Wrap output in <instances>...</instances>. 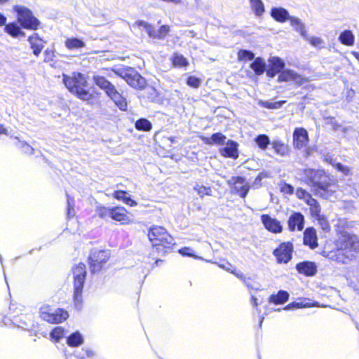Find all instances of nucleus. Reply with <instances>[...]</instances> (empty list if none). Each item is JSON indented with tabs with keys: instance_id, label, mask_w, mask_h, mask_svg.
Listing matches in <instances>:
<instances>
[{
	"instance_id": "obj_51",
	"label": "nucleus",
	"mask_w": 359,
	"mask_h": 359,
	"mask_svg": "<svg viewBox=\"0 0 359 359\" xmlns=\"http://www.w3.org/2000/svg\"><path fill=\"white\" fill-rule=\"evenodd\" d=\"M306 178L305 180H314V168H310L306 170Z\"/></svg>"
},
{
	"instance_id": "obj_48",
	"label": "nucleus",
	"mask_w": 359,
	"mask_h": 359,
	"mask_svg": "<svg viewBox=\"0 0 359 359\" xmlns=\"http://www.w3.org/2000/svg\"><path fill=\"white\" fill-rule=\"evenodd\" d=\"M281 192L285 194H292L293 193V187L288 184H283L280 188Z\"/></svg>"
},
{
	"instance_id": "obj_55",
	"label": "nucleus",
	"mask_w": 359,
	"mask_h": 359,
	"mask_svg": "<svg viewBox=\"0 0 359 359\" xmlns=\"http://www.w3.org/2000/svg\"><path fill=\"white\" fill-rule=\"evenodd\" d=\"M13 322L14 323L18 324V326H20V325H21V326H22V325H25V322H22V323H21V322H20V321L18 320V319L16 318V317H14V318H13Z\"/></svg>"
},
{
	"instance_id": "obj_34",
	"label": "nucleus",
	"mask_w": 359,
	"mask_h": 359,
	"mask_svg": "<svg viewBox=\"0 0 359 359\" xmlns=\"http://www.w3.org/2000/svg\"><path fill=\"white\" fill-rule=\"evenodd\" d=\"M285 102V100L273 101L259 100L258 101V105L262 108L267 109H280Z\"/></svg>"
},
{
	"instance_id": "obj_15",
	"label": "nucleus",
	"mask_w": 359,
	"mask_h": 359,
	"mask_svg": "<svg viewBox=\"0 0 359 359\" xmlns=\"http://www.w3.org/2000/svg\"><path fill=\"white\" fill-rule=\"evenodd\" d=\"M239 143L232 139H228L219 148V154L227 158L236 160L239 157Z\"/></svg>"
},
{
	"instance_id": "obj_26",
	"label": "nucleus",
	"mask_w": 359,
	"mask_h": 359,
	"mask_svg": "<svg viewBox=\"0 0 359 359\" xmlns=\"http://www.w3.org/2000/svg\"><path fill=\"white\" fill-rule=\"evenodd\" d=\"M231 192L245 198L250 190V185L245 181H233L231 183Z\"/></svg>"
},
{
	"instance_id": "obj_53",
	"label": "nucleus",
	"mask_w": 359,
	"mask_h": 359,
	"mask_svg": "<svg viewBox=\"0 0 359 359\" xmlns=\"http://www.w3.org/2000/svg\"><path fill=\"white\" fill-rule=\"evenodd\" d=\"M8 129L3 124H0V135H8Z\"/></svg>"
},
{
	"instance_id": "obj_52",
	"label": "nucleus",
	"mask_w": 359,
	"mask_h": 359,
	"mask_svg": "<svg viewBox=\"0 0 359 359\" xmlns=\"http://www.w3.org/2000/svg\"><path fill=\"white\" fill-rule=\"evenodd\" d=\"M269 176L268 175V172H259L257 177L255 178V180H262L264 177H269Z\"/></svg>"
},
{
	"instance_id": "obj_28",
	"label": "nucleus",
	"mask_w": 359,
	"mask_h": 359,
	"mask_svg": "<svg viewBox=\"0 0 359 359\" xmlns=\"http://www.w3.org/2000/svg\"><path fill=\"white\" fill-rule=\"evenodd\" d=\"M65 46L69 50H81L86 46V42L81 37H68L65 41Z\"/></svg>"
},
{
	"instance_id": "obj_1",
	"label": "nucleus",
	"mask_w": 359,
	"mask_h": 359,
	"mask_svg": "<svg viewBox=\"0 0 359 359\" xmlns=\"http://www.w3.org/2000/svg\"><path fill=\"white\" fill-rule=\"evenodd\" d=\"M13 12L15 20L8 22L4 32L13 39H20L26 36L25 29L36 31L41 27V21L34 15L33 11L22 5H14Z\"/></svg>"
},
{
	"instance_id": "obj_44",
	"label": "nucleus",
	"mask_w": 359,
	"mask_h": 359,
	"mask_svg": "<svg viewBox=\"0 0 359 359\" xmlns=\"http://www.w3.org/2000/svg\"><path fill=\"white\" fill-rule=\"evenodd\" d=\"M195 191L199 195L200 197L203 198L205 196H211L212 189L209 186H204L203 184H196L194 187Z\"/></svg>"
},
{
	"instance_id": "obj_58",
	"label": "nucleus",
	"mask_w": 359,
	"mask_h": 359,
	"mask_svg": "<svg viewBox=\"0 0 359 359\" xmlns=\"http://www.w3.org/2000/svg\"><path fill=\"white\" fill-rule=\"evenodd\" d=\"M315 43H316V46H318V45L321 43V40L320 39L316 38Z\"/></svg>"
},
{
	"instance_id": "obj_36",
	"label": "nucleus",
	"mask_w": 359,
	"mask_h": 359,
	"mask_svg": "<svg viewBox=\"0 0 359 359\" xmlns=\"http://www.w3.org/2000/svg\"><path fill=\"white\" fill-rule=\"evenodd\" d=\"M231 273L241 280L248 287L251 289L255 288L256 282L255 280L254 276H246L241 272L237 271L236 270H232L231 271Z\"/></svg>"
},
{
	"instance_id": "obj_13",
	"label": "nucleus",
	"mask_w": 359,
	"mask_h": 359,
	"mask_svg": "<svg viewBox=\"0 0 359 359\" xmlns=\"http://www.w3.org/2000/svg\"><path fill=\"white\" fill-rule=\"evenodd\" d=\"M294 245L291 241L280 243L273 251L278 264H287L292 258Z\"/></svg>"
},
{
	"instance_id": "obj_18",
	"label": "nucleus",
	"mask_w": 359,
	"mask_h": 359,
	"mask_svg": "<svg viewBox=\"0 0 359 359\" xmlns=\"http://www.w3.org/2000/svg\"><path fill=\"white\" fill-rule=\"evenodd\" d=\"M143 90V97H146L149 102L159 105H165V103H168V100L156 88L147 85Z\"/></svg>"
},
{
	"instance_id": "obj_4",
	"label": "nucleus",
	"mask_w": 359,
	"mask_h": 359,
	"mask_svg": "<svg viewBox=\"0 0 359 359\" xmlns=\"http://www.w3.org/2000/svg\"><path fill=\"white\" fill-rule=\"evenodd\" d=\"M336 250L324 251L326 256L338 263L346 264L352 261L359 252V241L355 236L346 231L341 232L336 241Z\"/></svg>"
},
{
	"instance_id": "obj_6",
	"label": "nucleus",
	"mask_w": 359,
	"mask_h": 359,
	"mask_svg": "<svg viewBox=\"0 0 359 359\" xmlns=\"http://www.w3.org/2000/svg\"><path fill=\"white\" fill-rule=\"evenodd\" d=\"M111 254L109 250L93 249L88 257L90 272L92 274L100 273L105 271L109 264Z\"/></svg>"
},
{
	"instance_id": "obj_45",
	"label": "nucleus",
	"mask_w": 359,
	"mask_h": 359,
	"mask_svg": "<svg viewBox=\"0 0 359 359\" xmlns=\"http://www.w3.org/2000/svg\"><path fill=\"white\" fill-rule=\"evenodd\" d=\"M316 220L318 221V224L321 226L323 231H328L330 229V225L327 221V219L324 217H321L318 214V208L317 205V203L316 202Z\"/></svg>"
},
{
	"instance_id": "obj_30",
	"label": "nucleus",
	"mask_w": 359,
	"mask_h": 359,
	"mask_svg": "<svg viewBox=\"0 0 359 359\" xmlns=\"http://www.w3.org/2000/svg\"><path fill=\"white\" fill-rule=\"evenodd\" d=\"M113 197L118 201L123 202L125 204L133 207L137 205V202L133 200L128 192L123 190H116L113 193Z\"/></svg>"
},
{
	"instance_id": "obj_38",
	"label": "nucleus",
	"mask_w": 359,
	"mask_h": 359,
	"mask_svg": "<svg viewBox=\"0 0 359 359\" xmlns=\"http://www.w3.org/2000/svg\"><path fill=\"white\" fill-rule=\"evenodd\" d=\"M303 243L305 245L314 249V228L309 227L304 232Z\"/></svg>"
},
{
	"instance_id": "obj_35",
	"label": "nucleus",
	"mask_w": 359,
	"mask_h": 359,
	"mask_svg": "<svg viewBox=\"0 0 359 359\" xmlns=\"http://www.w3.org/2000/svg\"><path fill=\"white\" fill-rule=\"evenodd\" d=\"M255 57V53L250 49L241 48L237 52V60L238 62H252Z\"/></svg>"
},
{
	"instance_id": "obj_9",
	"label": "nucleus",
	"mask_w": 359,
	"mask_h": 359,
	"mask_svg": "<svg viewBox=\"0 0 359 359\" xmlns=\"http://www.w3.org/2000/svg\"><path fill=\"white\" fill-rule=\"evenodd\" d=\"M117 75L134 89L142 90L147 86V79L134 67H126L118 69Z\"/></svg>"
},
{
	"instance_id": "obj_12",
	"label": "nucleus",
	"mask_w": 359,
	"mask_h": 359,
	"mask_svg": "<svg viewBox=\"0 0 359 359\" xmlns=\"http://www.w3.org/2000/svg\"><path fill=\"white\" fill-rule=\"evenodd\" d=\"M39 316L43 320L50 324H59L68 318L69 313L62 308H59L53 312L51 306L46 304L40 308Z\"/></svg>"
},
{
	"instance_id": "obj_17",
	"label": "nucleus",
	"mask_w": 359,
	"mask_h": 359,
	"mask_svg": "<svg viewBox=\"0 0 359 359\" xmlns=\"http://www.w3.org/2000/svg\"><path fill=\"white\" fill-rule=\"evenodd\" d=\"M249 68L251 71L248 73V76L250 78L258 79L266 74V60L262 56L256 57L249 64Z\"/></svg>"
},
{
	"instance_id": "obj_61",
	"label": "nucleus",
	"mask_w": 359,
	"mask_h": 359,
	"mask_svg": "<svg viewBox=\"0 0 359 359\" xmlns=\"http://www.w3.org/2000/svg\"><path fill=\"white\" fill-rule=\"evenodd\" d=\"M318 194V192L317 191V190L316 189V196Z\"/></svg>"
},
{
	"instance_id": "obj_32",
	"label": "nucleus",
	"mask_w": 359,
	"mask_h": 359,
	"mask_svg": "<svg viewBox=\"0 0 359 359\" xmlns=\"http://www.w3.org/2000/svg\"><path fill=\"white\" fill-rule=\"evenodd\" d=\"M250 8L257 18L262 17L265 13V6L262 0H249Z\"/></svg>"
},
{
	"instance_id": "obj_20",
	"label": "nucleus",
	"mask_w": 359,
	"mask_h": 359,
	"mask_svg": "<svg viewBox=\"0 0 359 359\" xmlns=\"http://www.w3.org/2000/svg\"><path fill=\"white\" fill-rule=\"evenodd\" d=\"M27 41L29 43L33 55L39 57L46 43V41L41 37L39 33L34 32L28 36Z\"/></svg>"
},
{
	"instance_id": "obj_5",
	"label": "nucleus",
	"mask_w": 359,
	"mask_h": 359,
	"mask_svg": "<svg viewBox=\"0 0 359 359\" xmlns=\"http://www.w3.org/2000/svg\"><path fill=\"white\" fill-rule=\"evenodd\" d=\"M93 81L94 84L102 90L121 111H126L128 110L126 98L117 90L115 86L110 81L100 75L93 76Z\"/></svg>"
},
{
	"instance_id": "obj_11",
	"label": "nucleus",
	"mask_w": 359,
	"mask_h": 359,
	"mask_svg": "<svg viewBox=\"0 0 359 359\" xmlns=\"http://www.w3.org/2000/svg\"><path fill=\"white\" fill-rule=\"evenodd\" d=\"M135 25L143 29L152 39L163 40L170 32V27L168 25H161L156 29L154 25L144 20H137Z\"/></svg>"
},
{
	"instance_id": "obj_59",
	"label": "nucleus",
	"mask_w": 359,
	"mask_h": 359,
	"mask_svg": "<svg viewBox=\"0 0 359 359\" xmlns=\"http://www.w3.org/2000/svg\"><path fill=\"white\" fill-rule=\"evenodd\" d=\"M353 54L355 56V57L359 61V53L357 52H354Z\"/></svg>"
},
{
	"instance_id": "obj_31",
	"label": "nucleus",
	"mask_w": 359,
	"mask_h": 359,
	"mask_svg": "<svg viewBox=\"0 0 359 359\" xmlns=\"http://www.w3.org/2000/svg\"><path fill=\"white\" fill-rule=\"evenodd\" d=\"M271 145L275 153L281 156H286L290 150L288 145L283 143L279 139H276L271 141Z\"/></svg>"
},
{
	"instance_id": "obj_37",
	"label": "nucleus",
	"mask_w": 359,
	"mask_h": 359,
	"mask_svg": "<svg viewBox=\"0 0 359 359\" xmlns=\"http://www.w3.org/2000/svg\"><path fill=\"white\" fill-rule=\"evenodd\" d=\"M135 128L139 131L149 132L152 129V123L147 118H140L135 122Z\"/></svg>"
},
{
	"instance_id": "obj_46",
	"label": "nucleus",
	"mask_w": 359,
	"mask_h": 359,
	"mask_svg": "<svg viewBox=\"0 0 359 359\" xmlns=\"http://www.w3.org/2000/svg\"><path fill=\"white\" fill-rule=\"evenodd\" d=\"M50 335L54 341L58 342L64 337V330L60 327H54L51 330Z\"/></svg>"
},
{
	"instance_id": "obj_42",
	"label": "nucleus",
	"mask_w": 359,
	"mask_h": 359,
	"mask_svg": "<svg viewBox=\"0 0 359 359\" xmlns=\"http://www.w3.org/2000/svg\"><path fill=\"white\" fill-rule=\"evenodd\" d=\"M339 40L346 46H353L354 43V35L351 31L346 30L341 33Z\"/></svg>"
},
{
	"instance_id": "obj_10",
	"label": "nucleus",
	"mask_w": 359,
	"mask_h": 359,
	"mask_svg": "<svg viewBox=\"0 0 359 359\" xmlns=\"http://www.w3.org/2000/svg\"><path fill=\"white\" fill-rule=\"evenodd\" d=\"M309 137L308 131L303 127H297L292 133V145L295 150L305 148L303 156L307 158L314 153V146H308Z\"/></svg>"
},
{
	"instance_id": "obj_16",
	"label": "nucleus",
	"mask_w": 359,
	"mask_h": 359,
	"mask_svg": "<svg viewBox=\"0 0 359 359\" xmlns=\"http://www.w3.org/2000/svg\"><path fill=\"white\" fill-rule=\"evenodd\" d=\"M288 81H294L300 86L304 83V79L301 74L294 70L287 68L285 65L278 74L277 82L283 83Z\"/></svg>"
},
{
	"instance_id": "obj_19",
	"label": "nucleus",
	"mask_w": 359,
	"mask_h": 359,
	"mask_svg": "<svg viewBox=\"0 0 359 359\" xmlns=\"http://www.w3.org/2000/svg\"><path fill=\"white\" fill-rule=\"evenodd\" d=\"M261 221L264 228L271 233L277 234L283 231V226L280 221L271 217L268 214L261 215Z\"/></svg>"
},
{
	"instance_id": "obj_21",
	"label": "nucleus",
	"mask_w": 359,
	"mask_h": 359,
	"mask_svg": "<svg viewBox=\"0 0 359 359\" xmlns=\"http://www.w3.org/2000/svg\"><path fill=\"white\" fill-rule=\"evenodd\" d=\"M288 21L290 23V25L299 33L300 36L303 37L304 39L308 40L309 43L314 46V36L308 37L307 32L305 29L304 24L301 21V20L295 16L291 15Z\"/></svg>"
},
{
	"instance_id": "obj_29",
	"label": "nucleus",
	"mask_w": 359,
	"mask_h": 359,
	"mask_svg": "<svg viewBox=\"0 0 359 359\" xmlns=\"http://www.w3.org/2000/svg\"><path fill=\"white\" fill-rule=\"evenodd\" d=\"M253 142L257 147L261 151H266L271 144L270 137L266 134H259L256 135Z\"/></svg>"
},
{
	"instance_id": "obj_41",
	"label": "nucleus",
	"mask_w": 359,
	"mask_h": 359,
	"mask_svg": "<svg viewBox=\"0 0 359 359\" xmlns=\"http://www.w3.org/2000/svg\"><path fill=\"white\" fill-rule=\"evenodd\" d=\"M83 341L82 336L77 332L71 334L67 340V344L71 347H77L82 344Z\"/></svg>"
},
{
	"instance_id": "obj_56",
	"label": "nucleus",
	"mask_w": 359,
	"mask_h": 359,
	"mask_svg": "<svg viewBox=\"0 0 359 359\" xmlns=\"http://www.w3.org/2000/svg\"><path fill=\"white\" fill-rule=\"evenodd\" d=\"M168 140L170 141V142L171 144H174V143H175V142H177V141H176L177 137H175V136H170V137L168 138Z\"/></svg>"
},
{
	"instance_id": "obj_24",
	"label": "nucleus",
	"mask_w": 359,
	"mask_h": 359,
	"mask_svg": "<svg viewBox=\"0 0 359 359\" xmlns=\"http://www.w3.org/2000/svg\"><path fill=\"white\" fill-rule=\"evenodd\" d=\"M202 141L209 146H219V147L228 140L226 136L221 132L212 133L210 136H203Z\"/></svg>"
},
{
	"instance_id": "obj_54",
	"label": "nucleus",
	"mask_w": 359,
	"mask_h": 359,
	"mask_svg": "<svg viewBox=\"0 0 359 359\" xmlns=\"http://www.w3.org/2000/svg\"><path fill=\"white\" fill-rule=\"evenodd\" d=\"M297 194L299 195V197H302L304 198V195L306 194V191L302 189H297Z\"/></svg>"
},
{
	"instance_id": "obj_47",
	"label": "nucleus",
	"mask_w": 359,
	"mask_h": 359,
	"mask_svg": "<svg viewBox=\"0 0 359 359\" xmlns=\"http://www.w3.org/2000/svg\"><path fill=\"white\" fill-rule=\"evenodd\" d=\"M43 55H44V59H43L44 62H53L54 60V58L55 57V50L49 49V48H47L44 50Z\"/></svg>"
},
{
	"instance_id": "obj_22",
	"label": "nucleus",
	"mask_w": 359,
	"mask_h": 359,
	"mask_svg": "<svg viewBox=\"0 0 359 359\" xmlns=\"http://www.w3.org/2000/svg\"><path fill=\"white\" fill-rule=\"evenodd\" d=\"M170 61L174 69L187 70L190 65L189 60L179 52H174L170 57Z\"/></svg>"
},
{
	"instance_id": "obj_7",
	"label": "nucleus",
	"mask_w": 359,
	"mask_h": 359,
	"mask_svg": "<svg viewBox=\"0 0 359 359\" xmlns=\"http://www.w3.org/2000/svg\"><path fill=\"white\" fill-rule=\"evenodd\" d=\"M97 215L102 219L110 217L112 220L119 222L121 224L126 225L132 222L129 212L123 206H114L111 208L103 205L96 208Z\"/></svg>"
},
{
	"instance_id": "obj_23",
	"label": "nucleus",
	"mask_w": 359,
	"mask_h": 359,
	"mask_svg": "<svg viewBox=\"0 0 359 359\" xmlns=\"http://www.w3.org/2000/svg\"><path fill=\"white\" fill-rule=\"evenodd\" d=\"M270 15L275 21L280 23L287 22L290 17L289 11L282 6H273L270 10Z\"/></svg>"
},
{
	"instance_id": "obj_3",
	"label": "nucleus",
	"mask_w": 359,
	"mask_h": 359,
	"mask_svg": "<svg viewBox=\"0 0 359 359\" xmlns=\"http://www.w3.org/2000/svg\"><path fill=\"white\" fill-rule=\"evenodd\" d=\"M62 83L70 93L88 104L100 95L95 87L88 86L87 77L79 72H74L72 76L63 74Z\"/></svg>"
},
{
	"instance_id": "obj_43",
	"label": "nucleus",
	"mask_w": 359,
	"mask_h": 359,
	"mask_svg": "<svg viewBox=\"0 0 359 359\" xmlns=\"http://www.w3.org/2000/svg\"><path fill=\"white\" fill-rule=\"evenodd\" d=\"M324 161L325 162L332 165L333 166H334L337 168V170H339L346 175H347L350 171L349 168L347 166H345L340 163H334L333 158L330 155H326L324 157Z\"/></svg>"
},
{
	"instance_id": "obj_62",
	"label": "nucleus",
	"mask_w": 359,
	"mask_h": 359,
	"mask_svg": "<svg viewBox=\"0 0 359 359\" xmlns=\"http://www.w3.org/2000/svg\"><path fill=\"white\" fill-rule=\"evenodd\" d=\"M315 245H316V247H317V246H318V243H317V242H316V241Z\"/></svg>"
},
{
	"instance_id": "obj_8",
	"label": "nucleus",
	"mask_w": 359,
	"mask_h": 359,
	"mask_svg": "<svg viewBox=\"0 0 359 359\" xmlns=\"http://www.w3.org/2000/svg\"><path fill=\"white\" fill-rule=\"evenodd\" d=\"M74 293L73 299L76 304L82 302V292L84 287L87 271L84 263L80 262L72 268Z\"/></svg>"
},
{
	"instance_id": "obj_40",
	"label": "nucleus",
	"mask_w": 359,
	"mask_h": 359,
	"mask_svg": "<svg viewBox=\"0 0 359 359\" xmlns=\"http://www.w3.org/2000/svg\"><path fill=\"white\" fill-rule=\"evenodd\" d=\"M187 76L185 83L186 84L194 89H198L200 88V86L202 84V79L195 76V75H190V74H185Z\"/></svg>"
},
{
	"instance_id": "obj_57",
	"label": "nucleus",
	"mask_w": 359,
	"mask_h": 359,
	"mask_svg": "<svg viewBox=\"0 0 359 359\" xmlns=\"http://www.w3.org/2000/svg\"><path fill=\"white\" fill-rule=\"evenodd\" d=\"M230 180H246L245 177L243 176H232Z\"/></svg>"
},
{
	"instance_id": "obj_63",
	"label": "nucleus",
	"mask_w": 359,
	"mask_h": 359,
	"mask_svg": "<svg viewBox=\"0 0 359 359\" xmlns=\"http://www.w3.org/2000/svg\"><path fill=\"white\" fill-rule=\"evenodd\" d=\"M315 305L316 306H318L317 302L315 303Z\"/></svg>"
},
{
	"instance_id": "obj_33",
	"label": "nucleus",
	"mask_w": 359,
	"mask_h": 359,
	"mask_svg": "<svg viewBox=\"0 0 359 359\" xmlns=\"http://www.w3.org/2000/svg\"><path fill=\"white\" fill-rule=\"evenodd\" d=\"M289 298V294L285 290H279L277 294H271L269 298V302L276 305L285 303Z\"/></svg>"
},
{
	"instance_id": "obj_14",
	"label": "nucleus",
	"mask_w": 359,
	"mask_h": 359,
	"mask_svg": "<svg viewBox=\"0 0 359 359\" xmlns=\"http://www.w3.org/2000/svg\"><path fill=\"white\" fill-rule=\"evenodd\" d=\"M285 61L279 56H270L266 62V76L269 79H273L278 75L285 67Z\"/></svg>"
},
{
	"instance_id": "obj_27",
	"label": "nucleus",
	"mask_w": 359,
	"mask_h": 359,
	"mask_svg": "<svg viewBox=\"0 0 359 359\" xmlns=\"http://www.w3.org/2000/svg\"><path fill=\"white\" fill-rule=\"evenodd\" d=\"M297 271L304 276L310 277L314 275V262L304 261L296 264Z\"/></svg>"
},
{
	"instance_id": "obj_50",
	"label": "nucleus",
	"mask_w": 359,
	"mask_h": 359,
	"mask_svg": "<svg viewBox=\"0 0 359 359\" xmlns=\"http://www.w3.org/2000/svg\"><path fill=\"white\" fill-rule=\"evenodd\" d=\"M8 25V22H7V17L4 13L0 12V27H4V28H6V25Z\"/></svg>"
},
{
	"instance_id": "obj_60",
	"label": "nucleus",
	"mask_w": 359,
	"mask_h": 359,
	"mask_svg": "<svg viewBox=\"0 0 359 359\" xmlns=\"http://www.w3.org/2000/svg\"><path fill=\"white\" fill-rule=\"evenodd\" d=\"M9 0H0V5L5 4L7 3Z\"/></svg>"
},
{
	"instance_id": "obj_49",
	"label": "nucleus",
	"mask_w": 359,
	"mask_h": 359,
	"mask_svg": "<svg viewBox=\"0 0 359 359\" xmlns=\"http://www.w3.org/2000/svg\"><path fill=\"white\" fill-rule=\"evenodd\" d=\"M191 250L188 247H184L179 250V252L183 256L191 257L193 254Z\"/></svg>"
},
{
	"instance_id": "obj_39",
	"label": "nucleus",
	"mask_w": 359,
	"mask_h": 359,
	"mask_svg": "<svg viewBox=\"0 0 359 359\" xmlns=\"http://www.w3.org/2000/svg\"><path fill=\"white\" fill-rule=\"evenodd\" d=\"M16 142H15V146L19 148L21 151L25 154L32 155L34 154V148L28 144L26 141L22 140L18 137H15Z\"/></svg>"
},
{
	"instance_id": "obj_25",
	"label": "nucleus",
	"mask_w": 359,
	"mask_h": 359,
	"mask_svg": "<svg viewBox=\"0 0 359 359\" xmlns=\"http://www.w3.org/2000/svg\"><path fill=\"white\" fill-rule=\"evenodd\" d=\"M304 216L300 212L292 214L288 219V228L291 231H302L304 228Z\"/></svg>"
},
{
	"instance_id": "obj_2",
	"label": "nucleus",
	"mask_w": 359,
	"mask_h": 359,
	"mask_svg": "<svg viewBox=\"0 0 359 359\" xmlns=\"http://www.w3.org/2000/svg\"><path fill=\"white\" fill-rule=\"evenodd\" d=\"M147 238L152 248L149 257L158 266L163 261L160 257L173 251L174 238L165 227L158 225H152L148 229Z\"/></svg>"
}]
</instances>
